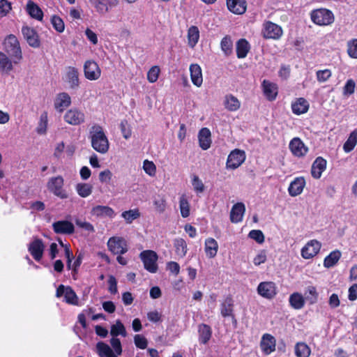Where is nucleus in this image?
<instances>
[{"label":"nucleus","instance_id":"3c124183","mask_svg":"<svg viewBox=\"0 0 357 357\" xmlns=\"http://www.w3.org/2000/svg\"><path fill=\"white\" fill-rule=\"evenodd\" d=\"M122 218L125 219L127 223L130 224L132 222L140 216L138 209H133L124 211L121 213Z\"/></svg>","mask_w":357,"mask_h":357},{"label":"nucleus","instance_id":"aec40b11","mask_svg":"<svg viewBox=\"0 0 357 357\" xmlns=\"http://www.w3.org/2000/svg\"><path fill=\"white\" fill-rule=\"evenodd\" d=\"M220 314L223 317H231L234 324L236 319L234 314V301L231 297H227L220 305Z\"/></svg>","mask_w":357,"mask_h":357},{"label":"nucleus","instance_id":"ddd939ff","mask_svg":"<svg viewBox=\"0 0 357 357\" xmlns=\"http://www.w3.org/2000/svg\"><path fill=\"white\" fill-rule=\"evenodd\" d=\"M91 215L100 219H113L116 213L112 208L108 206L96 205L91 208Z\"/></svg>","mask_w":357,"mask_h":357},{"label":"nucleus","instance_id":"a211bd4d","mask_svg":"<svg viewBox=\"0 0 357 357\" xmlns=\"http://www.w3.org/2000/svg\"><path fill=\"white\" fill-rule=\"evenodd\" d=\"M264 94L267 100L273 101L278 93V87L275 83L264 79L261 84Z\"/></svg>","mask_w":357,"mask_h":357},{"label":"nucleus","instance_id":"bb28decb","mask_svg":"<svg viewBox=\"0 0 357 357\" xmlns=\"http://www.w3.org/2000/svg\"><path fill=\"white\" fill-rule=\"evenodd\" d=\"M229 11L236 15H242L246 11L247 3L245 0H227Z\"/></svg>","mask_w":357,"mask_h":357},{"label":"nucleus","instance_id":"72a5a7b5","mask_svg":"<svg viewBox=\"0 0 357 357\" xmlns=\"http://www.w3.org/2000/svg\"><path fill=\"white\" fill-rule=\"evenodd\" d=\"M289 302L291 307L295 310H301L305 305L304 296L298 293L294 292L289 296Z\"/></svg>","mask_w":357,"mask_h":357},{"label":"nucleus","instance_id":"37998d69","mask_svg":"<svg viewBox=\"0 0 357 357\" xmlns=\"http://www.w3.org/2000/svg\"><path fill=\"white\" fill-rule=\"evenodd\" d=\"M179 208L183 218H188L190 215V206L185 194L181 195L179 197Z\"/></svg>","mask_w":357,"mask_h":357},{"label":"nucleus","instance_id":"6e6552de","mask_svg":"<svg viewBox=\"0 0 357 357\" xmlns=\"http://www.w3.org/2000/svg\"><path fill=\"white\" fill-rule=\"evenodd\" d=\"M64 296V301L70 305H77L79 303V298L76 295L74 290L69 286L65 287L60 284L56 289V296L58 298Z\"/></svg>","mask_w":357,"mask_h":357},{"label":"nucleus","instance_id":"4c0bfd02","mask_svg":"<svg viewBox=\"0 0 357 357\" xmlns=\"http://www.w3.org/2000/svg\"><path fill=\"white\" fill-rule=\"evenodd\" d=\"M236 55L238 59L245 58L250 50V45L247 40L241 38L236 43Z\"/></svg>","mask_w":357,"mask_h":357},{"label":"nucleus","instance_id":"b1692460","mask_svg":"<svg viewBox=\"0 0 357 357\" xmlns=\"http://www.w3.org/2000/svg\"><path fill=\"white\" fill-rule=\"evenodd\" d=\"M66 81L68 83L70 88L75 89L79 85V72L75 67L69 66L66 71Z\"/></svg>","mask_w":357,"mask_h":357},{"label":"nucleus","instance_id":"c9c22d12","mask_svg":"<svg viewBox=\"0 0 357 357\" xmlns=\"http://www.w3.org/2000/svg\"><path fill=\"white\" fill-rule=\"evenodd\" d=\"M188 45L190 47L194 48L199 39V30L196 26H191L188 29L187 33Z\"/></svg>","mask_w":357,"mask_h":357},{"label":"nucleus","instance_id":"603ef678","mask_svg":"<svg viewBox=\"0 0 357 357\" xmlns=\"http://www.w3.org/2000/svg\"><path fill=\"white\" fill-rule=\"evenodd\" d=\"M192 185L194 190L197 194L202 193L205 190V187L202 181L199 178L197 175L194 174L192 176Z\"/></svg>","mask_w":357,"mask_h":357},{"label":"nucleus","instance_id":"c756f323","mask_svg":"<svg viewBox=\"0 0 357 357\" xmlns=\"http://www.w3.org/2000/svg\"><path fill=\"white\" fill-rule=\"evenodd\" d=\"M309 109L308 102L303 98H299L291 103V109L294 114L300 115L305 114Z\"/></svg>","mask_w":357,"mask_h":357},{"label":"nucleus","instance_id":"680f3d73","mask_svg":"<svg viewBox=\"0 0 357 357\" xmlns=\"http://www.w3.org/2000/svg\"><path fill=\"white\" fill-rule=\"evenodd\" d=\"M11 9L10 2L7 0H0V17L6 16Z\"/></svg>","mask_w":357,"mask_h":357},{"label":"nucleus","instance_id":"473e14b6","mask_svg":"<svg viewBox=\"0 0 357 357\" xmlns=\"http://www.w3.org/2000/svg\"><path fill=\"white\" fill-rule=\"evenodd\" d=\"M199 341L201 344H206L211 337L212 329L205 324H201L198 326Z\"/></svg>","mask_w":357,"mask_h":357},{"label":"nucleus","instance_id":"20e7f679","mask_svg":"<svg viewBox=\"0 0 357 357\" xmlns=\"http://www.w3.org/2000/svg\"><path fill=\"white\" fill-rule=\"evenodd\" d=\"M311 19L318 25L326 26L333 22L334 16L329 10L321 8L315 10L312 13Z\"/></svg>","mask_w":357,"mask_h":357},{"label":"nucleus","instance_id":"f8f14e48","mask_svg":"<svg viewBox=\"0 0 357 357\" xmlns=\"http://www.w3.org/2000/svg\"><path fill=\"white\" fill-rule=\"evenodd\" d=\"M321 244L317 240L308 241L301 249V256L305 259H310L316 256L319 252Z\"/></svg>","mask_w":357,"mask_h":357},{"label":"nucleus","instance_id":"f704fd0d","mask_svg":"<svg viewBox=\"0 0 357 357\" xmlns=\"http://www.w3.org/2000/svg\"><path fill=\"white\" fill-rule=\"evenodd\" d=\"M26 10L31 17L41 21L43 13L39 6L31 0H29L26 4Z\"/></svg>","mask_w":357,"mask_h":357},{"label":"nucleus","instance_id":"7ed1b4c3","mask_svg":"<svg viewBox=\"0 0 357 357\" xmlns=\"http://www.w3.org/2000/svg\"><path fill=\"white\" fill-rule=\"evenodd\" d=\"M47 188L50 192L61 199L69 197L68 191L64 188V179L61 176L51 177L47 183Z\"/></svg>","mask_w":357,"mask_h":357},{"label":"nucleus","instance_id":"bf43d9fd","mask_svg":"<svg viewBox=\"0 0 357 357\" xmlns=\"http://www.w3.org/2000/svg\"><path fill=\"white\" fill-rule=\"evenodd\" d=\"M143 169L144 172L151 176H155L156 172V167L152 161L146 160L143 163Z\"/></svg>","mask_w":357,"mask_h":357},{"label":"nucleus","instance_id":"6e6d98bb","mask_svg":"<svg viewBox=\"0 0 357 357\" xmlns=\"http://www.w3.org/2000/svg\"><path fill=\"white\" fill-rule=\"evenodd\" d=\"M332 76V72L329 69L319 70L316 72V77L319 82H325Z\"/></svg>","mask_w":357,"mask_h":357},{"label":"nucleus","instance_id":"de8ad7c7","mask_svg":"<svg viewBox=\"0 0 357 357\" xmlns=\"http://www.w3.org/2000/svg\"><path fill=\"white\" fill-rule=\"evenodd\" d=\"M310 347L304 342H298L295 346V354L297 357H309Z\"/></svg>","mask_w":357,"mask_h":357},{"label":"nucleus","instance_id":"9d476101","mask_svg":"<svg viewBox=\"0 0 357 357\" xmlns=\"http://www.w3.org/2000/svg\"><path fill=\"white\" fill-rule=\"evenodd\" d=\"M283 31L279 25L266 22L263 25L262 34L265 38L278 40L282 36Z\"/></svg>","mask_w":357,"mask_h":357},{"label":"nucleus","instance_id":"58836bf2","mask_svg":"<svg viewBox=\"0 0 357 357\" xmlns=\"http://www.w3.org/2000/svg\"><path fill=\"white\" fill-rule=\"evenodd\" d=\"M205 252L208 257L213 258L215 257L218 250V242L213 238H208L205 241Z\"/></svg>","mask_w":357,"mask_h":357},{"label":"nucleus","instance_id":"0eeeda50","mask_svg":"<svg viewBox=\"0 0 357 357\" xmlns=\"http://www.w3.org/2000/svg\"><path fill=\"white\" fill-rule=\"evenodd\" d=\"M91 6L99 15L107 13L118 5V0H89Z\"/></svg>","mask_w":357,"mask_h":357},{"label":"nucleus","instance_id":"dca6fc26","mask_svg":"<svg viewBox=\"0 0 357 357\" xmlns=\"http://www.w3.org/2000/svg\"><path fill=\"white\" fill-rule=\"evenodd\" d=\"M45 245L41 239L35 238L31 243H30L28 250L33 259L39 261L43 255Z\"/></svg>","mask_w":357,"mask_h":357},{"label":"nucleus","instance_id":"a878e982","mask_svg":"<svg viewBox=\"0 0 357 357\" xmlns=\"http://www.w3.org/2000/svg\"><path fill=\"white\" fill-rule=\"evenodd\" d=\"M305 185V180L303 177H296L293 181L291 182L288 192L291 197H296L301 195Z\"/></svg>","mask_w":357,"mask_h":357},{"label":"nucleus","instance_id":"f257e3e1","mask_svg":"<svg viewBox=\"0 0 357 357\" xmlns=\"http://www.w3.org/2000/svg\"><path fill=\"white\" fill-rule=\"evenodd\" d=\"M91 146L97 152L105 154L109 148V140L103 131V128L98 124L93 125L89 132Z\"/></svg>","mask_w":357,"mask_h":357},{"label":"nucleus","instance_id":"79ce46f5","mask_svg":"<svg viewBox=\"0 0 357 357\" xmlns=\"http://www.w3.org/2000/svg\"><path fill=\"white\" fill-rule=\"evenodd\" d=\"M303 296L305 301H307L310 305H313L317 302L319 294L315 287L308 286L305 290Z\"/></svg>","mask_w":357,"mask_h":357},{"label":"nucleus","instance_id":"2eb2a0df","mask_svg":"<svg viewBox=\"0 0 357 357\" xmlns=\"http://www.w3.org/2000/svg\"><path fill=\"white\" fill-rule=\"evenodd\" d=\"M71 104V98L68 93L62 92L58 93L54 100V107L59 112H63Z\"/></svg>","mask_w":357,"mask_h":357},{"label":"nucleus","instance_id":"8fccbe9b","mask_svg":"<svg viewBox=\"0 0 357 357\" xmlns=\"http://www.w3.org/2000/svg\"><path fill=\"white\" fill-rule=\"evenodd\" d=\"M220 47L225 55L228 56L231 54L233 43L230 36H226L222 39Z\"/></svg>","mask_w":357,"mask_h":357},{"label":"nucleus","instance_id":"5701e85b","mask_svg":"<svg viewBox=\"0 0 357 357\" xmlns=\"http://www.w3.org/2000/svg\"><path fill=\"white\" fill-rule=\"evenodd\" d=\"M245 212V204L242 202L235 204L230 211V220L233 223H238L243 220Z\"/></svg>","mask_w":357,"mask_h":357},{"label":"nucleus","instance_id":"69168bd1","mask_svg":"<svg viewBox=\"0 0 357 357\" xmlns=\"http://www.w3.org/2000/svg\"><path fill=\"white\" fill-rule=\"evenodd\" d=\"M52 24L54 28L59 33H61L64 31L65 26L63 21L57 16H53L52 18Z\"/></svg>","mask_w":357,"mask_h":357},{"label":"nucleus","instance_id":"4468645a","mask_svg":"<svg viewBox=\"0 0 357 357\" xmlns=\"http://www.w3.org/2000/svg\"><path fill=\"white\" fill-rule=\"evenodd\" d=\"M84 76L89 80H96L101 75L98 65L93 61H86L84 66Z\"/></svg>","mask_w":357,"mask_h":357},{"label":"nucleus","instance_id":"39448f33","mask_svg":"<svg viewBox=\"0 0 357 357\" xmlns=\"http://www.w3.org/2000/svg\"><path fill=\"white\" fill-rule=\"evenodd\" d=\"M107 247L114 255H123L128 250L126 240L120 236L109 238L107 241Z\"/></svg>","mask_w":357,"mask_h":357},{"label":"nucleus","instance_id":"13d9d810","mask_svg":"<svg viewBox=\"0 0 357 357\" xmlns=\"http://www.w3.org/2000/svg\"><path fill=\"white\" fill-rule=\"evenodd\" d=\"M47 127V114H43L40 116V121L37 128V132L40 135L46 133Z\"/></svg>","mask_w":357,"mask_h":357},{"label":"nucleus","instance_id":"774afa93","mask_svg":"<svg viewBox=\"0 0 357 357\" xmlns=\"http://www.w3.org/2000/svg\"><path fill=\"white\" fill-rule=\"evenodd\" d=\"M112 178V173L109 169L102 171L99 174V180L102 183H109Z\"/></svg>","mask_w":357,"mask_h":357},{"label":"nucleus","instance_id":"49530a36","mask_svg":"<svg viewBox=\"0 0 357 357\" xmlns=\"http://www.w3.org/2000/svg\"><path fill=\"white\" fill-rule=\"evenodd\" d=\"M110 334L113 337L118 335L126 337L127 333L125 326L121 321L117 320L114 324L111 326Z\"/></svg>","mask_w":357,"mask_h":357},{"label":"nucleus","instance_id":"1a4fd4ad","mask_svg":"<svg viewBox=\"0 0 357 357\" xmlns=\"http://www.w3.org/2000/svg\"><path fill=\"white\" fill-rule=\"evenodd\" d=\"M64 121L70 125L78 126L85 121L84 113L77 108L68 109L63 116Z\"/></svg>","mask_w":357,"mask_h":357},{"label":"nucleus","instance_id":"cd10ccee","mask_svg":"<svg viewBox=\"0 0 357 357\" xmlns=\"http://www.w3.org/2000/svg\"><path fill=\"white\" fill-rule=\"evenodd\" d=\"M223 105L229 112H236L241 107V101L232 94H227L223 98Z\"/></svg>","mask_w":357,"mask_h":357},{"label":"nucleus","instance_id":"864d4df0","mask_svg":"<svg viewBox=\"0 0 357 357\" xmlns=\"http://www.w3.org/2000/svg\"><path fill=\"white\" fill-rule=\"evenodd\" d=\"M75 222L78 227L85 231H87L91 233L95 231L94 227L93 226V225L84 219L76 218L75 220Z\"/></svg>","mask_w":357,"mask_h":357},{"label":"nucleus","instance_id":"e2e57ef3","mask_svg":"<svg viewBox=\"0 0 357 357\" xmlns=\"http://www.w3.org/2000/svg\"><path fill=\"white\" fill-rule=\"evenodd\" d=\"M134 342L135 346L141 349H144L147 347L148 341L146 338L141 335H135L134 337Z\"/></svg>","mask_w":357,"mask_h":357},{"label":"nucleus","instance_id":"6ab92c4d","mask_svg":"<svg viewBox=\"0 0 357 357\" xmlns=\"http://www.w3.org/2000/svg\"><path fill=\"white\" fill-rule=\"evenodd\" d=\"M22 32L28 44L34 48L39 47L40 43L36 31L29 26H23Z\"/></svg>","mask_w":357,"mask_h":357},{"label":"nucleus","instance_id":"423d86ee","mask_svg":"<svg viewBox=\"0 0 357 357\" xmlns=\"http://www.w3.org/2000/svg\"><path fill=\"white\" fill-rule=\"evenodd\" d=\"M140 258L144 263L146 270L154 273L158 271V255L152 250H144L140 253Z\"/></svg>","mask_w":357,"mask_h":357},{"label":"nucleus","instance_id":"f03ea898","mask_svg":"<svg viewBox=\"0 0 357 357\" xmlns=\"http://www.w3.org/2000/svg\"><path fill=\"white\" fill-rule=\"evenodd\" d=\"M3 45L4 51L13 59L14 64H18L22 59V52L17 37L13 34L8 36Z\"/></svg>","mask_w":357,"mask_h":357},{"label":"nucleus","instance_id":"09e8293b","mask_svg":"<svg viewBox=\"0 0 357 357\" xmlns=\"http://www.w3.org/2000/svg\"><path fill=\"white\" fill-rule=\"evenodd\" d=\"M174 247L176 249V255L180 257H183L187 253V244L184 239L176 238L174 241Z\"/></svg>","mask_w":357,"mask_h":357},{"label":"nucleus","instance_id":"2f4dec72","mask_svg":"<svg viewBox=\"0 0 357 357\" xmlns=\"http://www.w3.org/2000/svg\"><path fill=\"white\" fill-rule=\"evenodd\" d=\"M262 350L267 354L271 353L275 349V340L270 334H264L261 342Z\"/></svg>","mask_w":357,"mask_h":357},{"label":"nucleus","instance_id":"c03bdc74","mask_svg":"<svg viewBox=\"0 0 357 357\" xmlns=\"http://www.w3.org/2000/svg\"><path fill=\"white\" fill-rule=\"evenodd\" d=\"M357 144V129L353 130L343 145V150L346 153L351 152Z\"/></svg>","mask_w":357,"mask_h":357},{"label":"nucleus","instance_id":"4d7b16f0","mask_svg":"<svg viewBox=\"0 0 357 357\" xmlns=\"http://www.w3.org/2000/svg\"><path fill=\"white\" fill-rule=\"evenodd\" d=\"M347 53L353 59H357V39H352L347 42Z\"/></svg>","mask_w":357,"mask_h":357},{"label":"nucleus","instance_id":"393cba45","mask_svg":"<svg viewBox=\"0 0 357 357\" xmlns=\"http://www.w3.org/2000/svg\"><path fill=\"white\" fill-rule=\"evenodd\" d=\"M327 162L321 157H318L313 162L311 167V174L314 178L318 179L321 176L326 168Z\"/></svg>","mask_w":357,"mask_h":357},{"label":"nucleus","instance_id":"4be33fe9","mask_svg":"<svg viewBox=\"0 0 357 357\" xmlns=\"http://www.w3.org/2000/svg\"><path fill=\"white\" fill-rule=\"evenodd\" d=\"M52 228L55 233L61 234H71L75 231L73 224L67 220H60L54 222Z\"/></svg>","mask_w":357,"mask_h":357},{"label":"nucleus","instance_id":"f3484780","mask_svg":"<svg viewBox=\"0 0 357 357\" xmlns=\"http://www.w3.org/2000/svg\"><path fill=\"white\" fill-rule=\"evenodd\" d=\"M258 294L266 298H272L276 294V286L273 282H261L257 287Z\"/></svg>","mask_w":357,"mask_h":357},{"label":"nucleus","instance_id":"338daca9","mask_svg":"<svg viewBox=\"0 0 357 357\" xmlns=\"http://www.w3.org/2000/svg\"><path fill=\"white\" fill-rule=\"evenodd\" d=\"M355 87V82L351 79H348L343 88V93L347 96L353 94L354 93Z\"/></svg>","mask_w":357,"mask_h":357},{"label":"nucleus","instance_id":"a18cd8bd","mask_svg":"<svg viewBox=\"0 0 357 357\" xmlns=\"http://www.w3.org/2000/svg\"><path fill=\"white\" fill-rule=\"evenodd\" d=\"M92 185L86 183H79L75 186L77 194L83 198L89 197L92 193Z\"/></svg>","mask_w":357,"mask_h":357},{"label":"nucleus","instance_id":"052dcab7","mask_svg":"<svg viewBox=\"0 0 357 357\" xmlns=\"http://www.w3.org/2000/svg\"><path fill=\"white\" fill-rule=\"evenodd\" d=\"M110 344L112 347L114 354L116 356H120L122 354V347L121 341L117 337H112L110 340Z\"/></svg>","mask_w":357,"mask_h":357},{"label":"nucleus","instance_id":"7c9ffc66","mask_svg":"<svg viewBox=\"0 0 357 357\" xmlns=\"http://www.w3.org/2000/svg\"><path fill=\"white\" fill-rule=\"evenodd\" d=\"M199 143L203 150H207L211 146V132L208 128H202L198 135Z\"/></svg>","mask_w":357,"mask_h":357},{"label":"nucleus","instance_id":"0e129e2a","mask_svg":"<svg viewBox=\"0 0 357 357\" xmlns=\"http://www.w3.org/2000/svg\"><path fill=\"white\" fill-rule=\"evenodd\" d=\"M248 236L258 243H262L264 241V235L260 230H251Z\"/></svg>","mask_w":357,"mask_h":357},{"label":"nucleus","instance_id":"ea45409f","mask_svg":"<svg viewBox=\"0 0 357 357\" xmlns=\"http://www.w3.org/2000/svg\"><path fill=\"white\" fill-rule=\"evenodd\" d=\"M14 64L13 59L8 54L0 52V70L6 73H9L13 69Z\"/></svg>","mask_w":357,"mask_h":357},{"label":"nucleus","instance_id":"5fc2aeb1","mask_svg":"<svg viewBox=\"0 0 357 357\" xmlns=\"http://www.w3.org/2000/svg\"><path fill=\"white\" fill-rule=\"evenodd\" d=\"M160 70L157 66H152L147 73V79L150 83L155 82L159 77Z\"/></svg>","mask_w":357,"mask_h":357},{"label":"nucleus","instance_id":"a19ab883","mask_svg":"<svg viewBox=\"0 0 357 357\" xmlns=\"http://www.w3.org/2000/svg\"><path fill=\"white\" fill-rule=\"evenodd\" d=\"M342 256L341 252L335 250L326 256L324 261V266L326 268H331L334 266L340 260Z\"/></svg>","mask_w":357,"mask_h":357},{"label":"nucleus","instance_id":"c85d7f7f","mask_svg":"<svg viewBox=\"0 0 357 357\" xmlns=\"http://www.w3.org/2000/svg\"><path fill=\"white\" fill-rule=\"evenodd\" d=\"M190 72L193 84L197 87L201 86L203 82V77L200 66L197 63L191 64L190 66Z\"/></svg>","mask_w":357,"mask_h":357},{"label":"nucleus","instance_id":"e433bc0d","mask_svg":"<svg viewBox=\"0 0 357 357\" xmlns=\"http://www.w3.org/2000/svg\"><path fill=\"white\" fill-rule=\"evenodd\" d=\"M96 353L100 357H118L114 354L112 348L103 342H99L96 347Z\"/></svg>","mask_w":357,"mask_h":357},{"label":"nucleus","instance_id":"9b49d317","mask_svg":"<svg viewBox=\"0 0 357 357\" xmlns=\"http://www.w3.org/2000/svg\"><path fill=\"white\" fill-rule=\"evenodd\" d=\"M245 160V152L239 149H235L228 155L226 167L227 169H235L241 166Z\"/></svg>","mask_w":357,"mask_h":357},{"label":"nucleus","instance_id":"412c9836","mask_svg":"<svg viewBox=\"0 0 357 357\" xmlns=\"http://www.w3.org/2000/svg\"><path fill=\"white\" fill-rule=\"evenodd\" d=\"M289 149L296 157L304 156L308 151V148L298 137H295L289 143Z\"/></svg>","mask_w":357,"mask_h":357}]
</instances>
